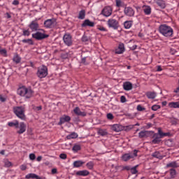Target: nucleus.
Returning a JSON list of instances; mask_svg holds the SVG:
<instances>
[{
  "label": "nucleus",
  "instance_id": "nucleus-1",
  "mask_svg": "<svg viewBox=\"0 0 179 179\" xmlns=\"http://www.w3.org/2000/svg\"><path fill=\"white\" fill-rule=\"evenodd\" d=\"M158 30L160 34L166 38H171V37H173V34H174V30L172 27L166 24L159 25Z\"/></svg>",
  "mask_w": 179,
  "mask_h": 179
},
{
  "label": "nucleus",
  "instance_id": "nucleus-2",
  "mask_svg": "<svg viewBox=\"0 0 179 179\" xmlns=\"http://www.w3.org/2000/svg\"><path fill=\"white\" fill-rule=\"evenodd\" d=\"M17 94L21 97H25V99L33 97V90L24 86L20 87L17 90Z\"/></svg>",
  "mask_w": 179,
  "mask_h": 179
},
{
  "label": "nucleus",
  "instance_id": "nucleus-3",
  "mask_svg": "<svg viewBox=\"0 0 179 179\" xmlns=\"http://www.w3.org/2000/svg\"><path fill=\"white\" fill-rule=\"evenodd\" d=\"M13 110L14 114H15L17 118H20V120H26V115H24L26 110L24 109V107L15 106V107H13Z\"/></svg>",
  "mask_w": 179,
  "mask_h": 179
},
{
  "label": "nucleus",
  "instance_id": "nucleus-4",
  "mask_svg": "<svg viewBox=\"0 0 179 179\" xmlns=\"http://www.w3.org/2000/svg\"><path fill=\"white\" fill-rule=\"evenodd\" d=\"M36 75L40 79L45 78L47 75H48V69L44 65L39 66L38 68Z\"/></svg>",
  "mask_w": 179,
  "mask_h": 179
},
{
  "label": "nucleus",
  "instance_id": "nucleus-5",
  "mask_svg": "<svg viewBox=\"0 0 179 179\" xmlns=\"http://www.w3.org/2000/svg\"><path fill=\"white\" fill-rule=\"evenodd\" d=\"M138 150H134L133 152L124 154L122 157L123 162H128L129 160L134 159L138 156Z\"/></svg>",
  "mask_w": 179,
  "mask_h": 179
},
{
  "label": "nucleus",
  "instance_id": "nucleus-6",
  "mask_svg": "<svg viewBox=\"0 0 179 179\" xmlns=\"http://www.w3.org/2000/svg\"><path fill=\"white\" fill-rule=\"evenodd\" d=\"M48 37H50V35L40 31H36V33L32 34V38H35V40H38V41L48 38Z\"/></svg>",
  "mask_w": 179,
  "mask_h": 179
},
{
  "label": "nucleus",
  "instance_id": "nucleus-7",
  "mask_svg": "<svg viewBox=\"0 0 179 179\" xmlns=\"http://www.w3.org/2000/svg\"><path fill=\"white\" fill-rule=\"evenodd\" d=\"M108 27L117 30L120 27V24L118 21L114 18H110L107 22Z\"/></svg>",
  "mask_w": 179,
  "mask_h": 179
},
{
  "label": "nucleus",
  "instance_id": "nucleus-8",
  "mask_svg": "<svg viewBox=\"0 0 179 179\" xmlns=\"http://www.w3.org/2000/svg\"><path fill=\"white\" fill-rule=\"evenodd\" d=\"M63 41L64 44L68 47H71V45L73 44V41H72V36L71 34H65L63 36Z\"/></svg>",
  "mask_w": 179,
  "mask_h": 179
},
{
  "label": "nucleus",
  "instance_id": "nucleus-9",
  "mask_svg": "<svg viewBox=\"0 0 179 179\" xmlns=\"http://www.w3.org/2000/svg\"><path fill=\"white\" fill-rule=\"evenodd\" d=\"M124 13L128 17H133V16H135V10L131 6H126L124 8Z\"/></svg>",
  "mask_w": 179,
  "mask_h": 179
},
{
  "label": "nucleus",
  "instance_id": "nucleus-10",
  "mask_svg": "<svg viewBox=\"0 0 179 179\" xmlns=\"http://www.w3.org/2000/svg\"><path fill=\"white\" fill-rule=\"evenodd\" d=\"M101 15L105 16V17H110V15H113V8L111 6H106L101 12Z\"/></svg>",
  "mask_w": 179,
  "mask_h": 179
},
{
  "label": "nucleus",
  "instance_id": "nucleus-11",
  "mask_svg": "<svg viewBox=\"0 0 179 179\" xmlns=\"http://www.w3.org/2000/svg\"><path fill=\"white\" fill-rule=\"evenodd\" d=\"M152 138V141L150 143L151 145H159L162 142V138L157 133L153 132Z\"/></svg>",
  "mask_w": 179,
  "mask_h": 179
},
{
  "label": "nucleus",
  "instance_id": "nucleus-12",
  "mask_svg": "<svg viewBox=\"0 0 179 179\" xmlns=\"http://www.w3.org/2000/svg\"><path fill=\"white\" fill-rule=\"evenodd\" d=\"M44 26L46 29H51L55 26V20L48 19L44 22Z\"/></svg>",
  "mask_w": 179,
  "mask_h": 179
},
{
  "label": "nucleus",
  "instance_id": "nucleus-13",
  "mask_svg": "<svg viewBox=\"0 0 179 179\" xmlns=\"http://www.w3.org/2000/svg\"><path fill=\"white\" fill-rule=\"evenodd\" d=\"M125 52V45L122 43H120L117 48L115 50V54H124Z\"/></svg>",
  "mask_w": 179,
  "mask_h": 179
},
{
  "label": "nucleus",
  "instance_id": "nucleus-14",
  "mask_svg": "<svg viewBox=\"0 0 179 179\" xmlns=\"http://www.w3.org/2000/svg\"><path fill=\"white\" fill-rule=\"evenodd\" d=\"M29 27L31 29V31H37L40 26L38 25V22H37V21H32L29 25Z\"/></svg>",
  "mask_w": 179,
  "mask_h": 179
},
{
  "label": "nucleus",
  "instance_id": "nucleus-15",
  "mask_svg": "<svg viewBox=\"0 0 179 179\" xmlns=\"http://www.w3.org/2000/svg\"><path fill=\"white\" fill-rule=\"evenodd\" d=\"M73 113L74 114H76V115H78L79 117H86V115H87V113H86V112H82L80 110V107H76L73 109Z\"/></svg>",
  "mask_w": 179,
  "mask_h": 179
},
{
  "label": "nucleus",
  "instance_id": "nucleus-16",
  "mask_svg": "<svg viewBox=\"0 0 179 179\" xmlns=\"http://www.w3.org/2000/svg\"><path fill=\"white\" fill-rule=\"evenodd\" d=\"M152 134H153V131H141L138 134V136H139V138H148V137L150 136V135H152Z\"/></svg>",
  "mask_w": 179,
  "mask_h": 179
},
{
  "label": "nucleus",
  "instance_id": "nucleus-17",
  "mask_svg": "<svg viewBox=\"0 0 179 179\" xmlns=\"http://www.w3.org/2000/svg\"><path fill=\"white\" fill-rule=\"evenodd\" d=\"M69 121H71V117L64 115L60 117L59 125H62V124H65V122H69Z\"/></svg>",
  "mask_w": 179,
  "mask_h": 179
},
{
  "label": "nucleus",
  "instance_id": "nucleus-18",
  "mask_svg": "<svg viewBox=\"0 0 179 179\" xmlns=\"http://www.w3.org/2000/svg\"><path fill=\"white\" fill-rule=\"evenodd\" d=\"M90 174V172L87 170L78 171L76 173V176L78 177H87Z\"/></svg>",
  "mask_w": 179,
  "mask_h": 179
},
{
  "label": "nucleus",
  "instance_id": "nucleus-19",
  "mask_svg": "<svg viewBox=\"0 0 179 179\" xmlns=\"http://www.w3.org/2000/svg\"><path fill=\"white\" fill-rule=\"evenodd\" d=\"M134 87L132 83L131 82H124L123 83V89L124 90H126L127 92H129V90H132V88Z\"/></svg>",
  "mask_w": 179,
  "mask_h": 179
},
{
  "label": "nucleus",
  "instance_id": "nucleus-20",
  "mask_svg": "<svg viewBox=\"0 0 179 179\" xmlns=\"http://www.w3.org/2000/svg\"><path fill=\"white\" fill-rule=\"evenodd\" d=\"M82 27H94V22L90 21V20H84L83 23L81 24Z\"/></svg>",
  "mask_w": 179,
  "mask_h": 179
},
{
  "label": "nucleus",
  "instance_id": "nucleus-21",
  "mask_svg": "<svg viewBox=\"0 0 179 179\" xmlns=\"http://www.w3.org/2000/svg\"><path fill=\"white\" fill-rule=\"evenodd\" d=\"M19 128L20 129L17 131L19 135H22V134H24V132H26V124L24 122H20Z\"/></svg>",
  "mask_w": 179,
  "mask_h": 179
},
{
  "label": "nucleus",
  "instance_id": "nucleus-22",
  "mask_svg": "<svg viewBox=\"0 0 179 179\" xmlns=\"http://www.w3.org/2000/svg\"><path fill=\"white\" fill-rule=\"evenodd\" d=\"M124 129V127L120 124H113L112 126V131H114L115 132H121Z\"/></svg>",
  "mask_w": 179,
  "mask_h": 179
},
{
  "label": "nucleus",
  "instance_id": "nucleus-23",
  "mask_svg": "<svg viewBox=\"0 0 179 179\" xmlns=\"http://www.w3.org/2000/svg\"><path fill=\"white\" fill-rule=\"evenodd\" d=\"M84 164H85V162L78 160V161H75L73 162V166L74 169H78L79 167H82Z\"/></svg>",
  "mask_w": 179,
  "mask_h": 179
},
{
  "label": "nucleus",
  "instance_id": "nucleus-24",
  "mask_svg": "<svg viewBox=\"0 0 179 179\" xmlns=\"http://www.w3.org/2000/svg\"><path fill=\"white\" fill-rule=\"evenodd\" d=\"M157 5L161 8V9H165L166 8V1L164 0H157L156 1Z\"/></svg>",
  "mask_w": 179,
  "mask_h": 179
},
{
  "label": "nucleus",
  "instance_id": "nucleus-25",
  "mask_svg": "<svg viewBox=\"0 0 179 179\" xmlns=\"http://www.w3.org/2000/svg\"><path fill=\"white\" fill-rule=\"evenodd\" d=\"M152 157H155L156 159H159V160H162L163 159V155H162V152L159 151H156L154 153L152 154Z\"/></svg>",
  "mask_w": 179,
  "mask_h": 179
},
{
  "label": "nucleus",
  "instance_id": "nucleus-26",
  "mask_svg": "<svg viewBox=\"0 0 179 179\" xmlns=\"http://www.w3.org/2000/svg\"><path fill=\"white\" fill-rule=\"evenodd\" d=\"M25 178L30 179V178H36V179H43L41 177L37 176L35 173H29L26 175Z\"/></svg>",
  "mask_w": 179,
  "mask_h": 179
},
{
  "label": "nucleus",
  "instance_id": "nucleus-27",
  "mask_svg": "<svg viewBox=\"0 0 179 179\" xmlns=\"http://www.w3.org/2000/svg\"><path fill=\"white\" fill-rule=\"evenodd\" d=\"M8 127H15V128H19V121L13 120V122H8Z\"/></svg>",
  "mask_w": 179,
  "mask_h": 179
},
{
  "label": "nucleus",
  "instance_id": "nucleus-28",
  "mask_svg": "<svg viewBox=\"0 0 179 179\" xmlns=\"http://www.w3.org/2000/svg\"><path fill=\"white\" fill-rule=\"evenodd\" d=\"M116 6H117V8H125V6H127V4H125V3H124L121 0H116Z\"/></svg>",
  "mask_w": 179,
  "mask_h": 179
},
{
  "label": "nucleus",
  "instance_id": "nucleus-29",
  "mask_svg": "<svg viewBox=\"0 0 179 179\" xmlns=\"http://www.w3.org/2000/svg\"><path fill=\"white\" fill-rule=\"evenodd\" d=\"M143 12L145 15H149L152 13V8L149 6H146L143 9Z\"/></svg>",
  "mask_w": 179,
  "mask_h": 179
},
{
  "label": "nucleus",
  "instance_id": "nucleus-30",
  "mask_svg": "<svg viewBox=\"0 0 179 179\" xmlns=\"http://www.w3.org/2000/svg\"><path fill=\"white\" fill-rule=\"evenodd\" d=\"M80 149H82V147L79 144H75L72 148V150L74 153H77Z\"/></svg>",
  "mask_w": 179,
  "mask_h": 179
},
{
  "label": "nucleus",
  "instance_id": "nucleus-31",
  "mask_svg": "<svg viewBox=\"0 0 179 179\" xmlns=\"http://www.w3.org/2000/svg\"><path fill=\"white\" fill-rule=\"evenodd\" d=\"M85 16H86V11H85V10H81L78 14V19L83 20V19H85Z\"/></svg>",
  "mask_w": 179,
  "mask_h": 179
},
{
  "label": "nucleus",
  "instance_id": "nucleus-32",
  "mask_svg": "<svg viewBox=\"0 0 179 179\" xmlns=\"http://www.w3.org/2000/svg\"><path fill=\"white\" fill-rule=\"evenodd\" d=\"M146 96L148 97V99H155L156 98V93L155 92H148L146 93Z\"/></svg>",
  "mask_w": 179,
  "mask_h": 179
},
{
  "label": "nucleus",
  "instance_id": "nucleus-33",
  "mask_svg": "<svg viewBox=\"0 0 179 179\" xmlns=\"http://www.w3.org/2000/svg\"><path fill=\"white\" fill-rule=\"evenodd\" d=\"M158 135L162 138H164V136H169V135H170V133H163L162 129H158Z\"/></svg>",
  "mask_w": 179,
  "mask_h": 179
},
{
  "label": "nucleus",
  "instance_id": "nucleus-34",
  "mask_svg": "<svg viewBox=\"0 0 179 179\" xmlns=\"http://www.w3.org/2000/svg\"><path fill=\"white\" fill-rule=\"evenodd\" d=\"M124 29H131L132 27V21H125L124 23Z\"/></svg>",
  "mask_w": 179,
  "mask_h": 179
},
{
  "label": "nucleus",
  "instance_id": "nucleus-35",
  "mask_svg": "<svg viewBox=\"0 0 179 179\" xmlns=\"http://www.w3.org/2000/svg\"><path fill=\"white\" fill-rule=\"evenodd\" d=\"M171 108H179V103L178 102H171L169 104Z\"/></svg>",
  "mask_w": 179,
  "mask_h": 179
},
{
  "label": "nucleus",
  "instance_id": "nucleus-36",
  "mask_svg": "<svg viewBox=\"0 0 179 179\" xmlns=\"http://www.w3.org/2000/svg\"><path fill=\"white\" fill-rule=\"evenodd\" d=\"M13 60L15 64H20V61H22V58L19 56V55H15Z\"/></svg>",
  "mask_w": 179,
  "mask_h": 179
},
{
  "label": "nucleus",
  "instance_id": "nucleus-37",
  "mask_svg": "<svg viewBox=\"0 0 179 179\" xmlns=\"http://www.w3.org/2000/svg\"><path fill=\"white\" fill-rule=\"evenodd\" d=\"M86 167L88 169V170H93L94 167V163L93 162L90 161L86 164Z\"/></svg>",
  "mask_w": 179,
  "mask_h": 179
},
{
  "label": "nucleus",
  "instance_id": "nucleus-38",
  "mask_svg": "<svg viewBox=\"0 0 179 179\" xmlns=\"http://www.w3.org/2000/svg\"><path fill=\"white\" fill-rule=\"evenodd\" d=\"M76 138H78V134L75 132H72L67 136V139H76Z\"/></svg>",
  "mask_w": 179,
  "mask_h": 179
},
{
  "label": "nucleus",
  "instance_id": "nucleus-39",
  "mask_svg": "<svg viewBox=\"0 0 179 179\" xmlns=\"http://www.w3.org/2000/svg\"><path fill=\"white\" fill-rule=\"evenodd\" d=\"M166 167H173V169L178 167L176 162H169L166 164Z\"/></svg>",
  "mask_w": 179,
  "mask_h": 179
},
{
  "label": "nucleus",
  "instance_id": "nucleus-40",
  "mask_svg": "<svg viewBox=\"0 0 179 179\" xmlns=\"http://www.w3.org/2000/svg\"><path fill=\"white\" fill-rule=\"evenodd\" d=\"M87 59H90V57H83L81 59L82 64H84V65H87L89 64V62H87Z\"/></svg>",
  "mask_w": 179,
  "mask_h": 179
},
{
  "label": "nucleus",
  "instance_id": "nucleus-41",
  "mask_svg": "<svg viewBox=\"0 0 179 179\" xmlns=\"http://www.w3.org/2000/svg\"><path fill=\"white\" fill-rule=\"evenodd\" d=\"M138 167V165H136L134 167L131 168L130 171L131 174H136L138 173V170H136Z\"/></svg>",
  "mask_w": 179,
  "mask_h": 179
},
{
  "label": "nucleus",
  "instance_id": "nucleus-42",
  "mask_svg": "<svg viewBox=\"0 0 179 179\" xmlns=\"http://www.w3.org/2000/svg\"><path fill=\"white\" fill-rule=\"evenodd\" d=\"M98 134L101 135V136H106V135H107V131L104 129H99Z\"/></svg>",
  "mask_w": 179,
  "mask_h": 179
},
{
  "label": "nucleus",
  "instance_id": "nucleus-43",
  "mask_svg": "<svg viewBox=\"0 0 179 179\" xmlns=\"http://www.w3.org/2000/svg\"><path fill=\"white\" fill-rule=\"evenodd\" d=\"M96 29H97V30H99L100 31H108V30L106 29V27H104L101 25H97Z\"/></svg>",
  "mask_w": 179,
  "mask_h": 179
},
{
  "label": "nucleus",
  "instance_id": "nucleus-44",
  "mask_svg": "<svg viewBox=\"0 0 179 179\" xmlns=\"http://www.w3.org/2000/svg\"><path fill=\"white\" fill-rule=\"evenodd\" d=\"M176 169H171L170 170V176L172 178H174L176 177Z\"/></svg>",
  "mask_w": 179,
  "mask_h": 179
},
{
  "label": "nucleus",
  "instance_id": "nucleus-45",
  "mask_svg": "<svg viewBox=\"0 0 179 179\" xmlns=\"http://www.w3.org/2000/svg\"><path fill=\"white\" fill-rule=\"evenodd\" d=\"M22 43H27L28 44H30V45H33V40L31 39H23Z\"/></svg>",
  "mask_w": 179,
  "mask_h": 179
},
{
  "label": "nucleus",
  "instance_id": "nucleus-46",
  "mask_svg": "<svg viewBox=\"0 0 179 179\" xmlns=\"http://www.w3.org/2000/svg\"><path fill=\"white\" fill-rule=\"evenodd\" d=\"M160 108V106L159 105H153L151 108V109L153 110V111H157Z\"/></svg>",
  "mask_w": 179,
  "mask_h": 179
},
{
  "label": "nucleus",
  "instance_id": "nucleus-47",
  "mask_svg": "<svg viewBox=\"0 0 179 179\" xmlns=\"http://www.w3.org/2000/svg\"><path fill=\"white\" fill-rule=\"evenodd\" d=\"M0 54L1 55H4L5 57H6V54H7L6 49H1L0 48Z\"/></svg>",
  "mask_w": 179,
  "mask_h": 179
},
{
  "label": "nucleus",
  "instance_id": "nucleus-48",
  "mask_svg": "<svg viewBox=\"0 0 179 179\" xmlns=\"http://www.w3.org/2000/svg\"><path fill=\"white\" fill-rule=\"evenodd\" d=\"M23 36H30V31H29V29H24L23 30V34H22Z\"/></svg>",
  "mask_w": 179,
  "mask_h": 179
},
{
  "label": "nucleus",
  "instance_id": "nucleus-49",
  "mask_svg": "<svg viewBox=\"0 0 179 179\" xmlns=\"http://www.w3.org/2000/svg\"><path fill=\"white\" fill-rule=\"evenodd\" d=\"M120 101L121 103H127V98L125 97V96H122L120 97Z\"/></svg>",
  "mask_w": 179,
  "mask_h": 179
},
{
  "label": "nucleus",
  "instance_id": "nucleus-50",
  "mask_svg": "<svg viewBox=\"0 0 179 179\" xmlns=\"http://www.w3.org/2000/svg\"><path fill=\"white\" fill-rule=\"evenodd\" d=\"M29 159L30 160H36V155H34V153L30 154Z\"/></svg>",
  "mask_w": 179,
  "mask_h": 179
},
{
  "label": "nucleus",
  "instance_id": "nucleus-51",
  "mask_svg": "<svg viewBox=\"0 0 179 179\" xmlns=\"http://www.w3.org/2000/svg\"><path fill=\"white\" fill-rule=\"evenodd\" d=\"M107 118L108 120H114V115H113L111 113H108Z\"/></svg>",
  "mask_w": 179,
  "mask_h": 179
},
{
  "label": "nucleus",
  "instance_id": "nucleus-52",
  "mask_svg": "<svg viewBox=\"0 0 179 179\" xmlns=\"http://www.w3.org/2000/svg\"><path fill=\"white\" fill-rule=\"evenodd\" d=\"M59 157H60V159L65 160V159H66L67 156H66V154L62 153V154H60Z\"/></svg>",
  "mask_w": 179,
  "mask_h": 179
},
{
  "label": "nucleus",
  "instance_id": "nucleus-53",
  "mask_svg": "<svg viewBox=\"0 0 179 179\" xmlns=\"http://www.w3.org/2000/svg\"><path fill=\"white\" fill-rule=\"evenodd\" d=\"M137 110H138V111H143V110H145V108L142 107V106H141V105H138Z\"/></svg>",
  "mask_w": 179,
  "mask_h": 179
},
{
  "label": "nucleus",
  "instance_id": "nucleus-54",
  "mask_svg": "<svg viewBox=\"0 0 179 179\" xmlns=\"http://www.w3.org/2000/svg\"><path fill=\"white\" fill-rule=\"evenodd\" d=\"M0 101H1V103H5V101H6V98L3 97L2 95H0Z\"/></svg>",
  "mask_w": 179,
  "mask_h": 179
},
{
  "label": "nucleus",
  "instance_id": "nucleus-55",
  "mask_svg": "<svg viewBox=\"0 0 179 179\" xmlns=\"http://www.w3.org/2000/svg\"><path fill=\"white\" fill-rule=\"evenodd\" d=\"M89 40V38H87V36H83L82 37V41H83L84 43H86V41H87Z\"/></svg>",
  "mask_w": 179,
  "mask_h": 179
},
{
  "label": "nucleus",
  "instance_id": "nucleus-56",
  "mask_svg": "<svg viewBox=\"0 0 179 179\" xmlns=\"http://www.w3.org/2000/svg\"><path fill=\"white\" fill-rule=\"evenodd\" d=\"M20 170H22V171H24V170H26V169H27V166L26 165H21L20 166Z\"/></svg>",
  "mask_w": 179,
  "mask_h": 179
},
{
  "label": "nucleus",
  "instance_id": "nucleus-57",
  "mask_svg": "<svg viewBox=\"0 0 179 179\" xmlns=\"http://www.w3.org/2000/svg\"><path fill=\"white\" fill-rule=\"evenodd\" d=\"M162 71H163L162 66H157V72H162Z\"/></svg>",
  "mask_w": 179,
  "mask_h": 179
},
{
  "label": "nucleus",
  "instance_id": "nucleus-58",
  "mask_svg": "<svg viewBox=\"0 0 179 179\" xmlns=\"http://www.w3.org/2000/svg\"><path fill=\"white\" fill-rule=\"evenodd\" d=\"M5 166H6V167H10V166H12V163L10 162H5Z\"/></svg>",
  "mask_w": 179,
  "mask_h": 179
},
{
  "label": "nucleus",
  "instance_id": "nucleus-59",
  "mask_svg": "<svg viewBox=\"0 0 179 179\" xmlns=\"http://www.w3.org/2000/svg\"><path fill=\"white\" fill-rule=\"evenodd\" d=\"M123 170H127V171H129V170H131V166H123Z\"/></svg>",
  "mask_w": 179,
  "mask_h": 179
},
{
  "label": "nucleus",
  "instance_id": "nucleus-60",
  "mask_svg": "<svg viewBox=\"0 0 179 179\" xmlns=\"http://www.w3.org/2000/svg\"><path fill=\"white\" fill-rule=\"evenodd\" d=\"M13 5H15V6L19 5V1H17V0H14V1H13Z\"/></svg>",
  "mask_w": 179,
  "mask_h": 179
},
{
  "label": "nucleus",
  "instance_id": "nucleus-61",
  "mask_svg": "<svg viewBox=\"0 0 179 179\" xmlns=\"http://www.w3.org/2000/svg\"><path fill=\"white\" fill-rule=\"evenodd\" d=\"M52 174H57V169H52Z\"/></svg>",
  "mask_w": 179,
  "mask_h": 179
},
{
  "label": "nucleus",
  "instance_id": "nucleus-62",
  "mask_svg": "<svg viewBox=\"0 0 179 179\" xmlns=\"http://www.w3.org/2000/svg\"><path fill=\"white\" fill-rule=\"evenodd\" d=\"M43 159V157L39 156L36 158L37 162H41V159Z\"/></svg>",
  "mask_w": 179,
  "mask_h": 179
},
{
  "label": "nucleus",
  "instance_id": "nucleus-63",
  "mask_svg": "<svg viewBox=\"0 0 179 179\" xmlns=\"http://www.w3.org/2000/svg\"><path fill=\"white\" fill-rule=\"evenodd\" d=\"M6 17H7V19H10L12 17V16L10 15V14L8 13H6Z\"/></svg>",
  "mask_w": 179,
  "mask_h": 179
},
{
  "label": "nucleus",
  "instance_id": "nucleus-64",
  "mask_svg": "<svg viewBox=\"0 0 179 179\" xmlns=\"http://www.w3.org/2000/svg\"><path fill=\"white\" fill-rule=\"evenodd\" d=\"M152 127V123L147 124V128H150Z\"/></svg>",
  "mask_w": 179,
  "mask_h": 179
}]
</instances>
